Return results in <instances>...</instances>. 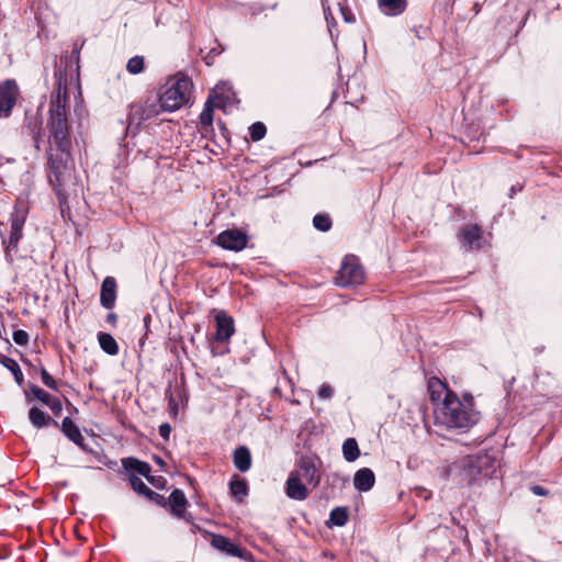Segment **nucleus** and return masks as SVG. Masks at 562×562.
I'll use <instances>...</instances> for the list:
<instances>
[{
	"label": "nucleus",
	"mask_w": 562,
	"mask_h": 562,
	"mask_svg": "<svg viewBox=\"0 0 562 562\" xmlns=\"http://www.w3.org/2000/svg\"><path fill=\"white\" fill-rule=\"evenodd\" d=\"M211 544L215 549H217L228 555L238 557L244 560H246L247 555L249 554V552L246 549H243V548L236 546L235 543H233L231 541V539H228L227 537H224L222 535H213Z\"/></svg>",
	"instance_id": "nucleus-12"
},
{
	"label": "nucleus",
	"mask_w": 562,
	"mask_h": 562,
	"mask_svg": "<svg viewBox=\"0 0 562 562\" xmlns=\"http://www.w3.org/2000/svg\"><path fill=\"white\" fill-rule=\"evenodd\" d=\"M192 82L189 78L177 79L169 88L159 95V108L161 111L173 112L184 105L190 98Z\"/></svg>",
	"instance_id": "nucleus-5"
},
{
	"label": "nucleus",
	"mask_w": 562,
	"mask_h": 562,
	"mask_svg": "<svg viewBox=\"0 0 562 562\" xmlns=\"http://www.w3.org/2000/svg\"><path fill=\"white\" fill-rule=\"evenodd\" d=\"M18 94L19 88L14 80H5L0 86V117L10 116Z\"/></svg>",
	"instance_id": "nucleus-9"
},
{
	"label": "nucleus",
	"mask_w": 562,
	"mask_h": 562,
	"mask_svg": "<svg viewBox=\"0 0 562 562\" xmlns=\"http://www.w3.org/2000/svg\"><path fill=\"white\" fill-rule=\"evenodd\" d=\"M13 340L19 346H25L29 342V334L23 329L14 330Z\"/></svg>",
	"instance_id": "nucleus-36"
},
{
	"label": "nucleus",
	"mask_w": 562,
	"mask_h": 562,
	"mask_svg": "<svg viewBox=\"0 0 562 562\" xmlns=\"http://www.w3.org/2000/svg\"><path fill=\"white\" fill-rule=\"evenodd\" d=\"M3 165V157L0 155V166Z\"/></svg>",
	"instance_id": "nucleus-50"
},
{
	"label": "nucleus",
	"mask_w": 562,
	"mask_h": 562,
	"mask_svg": "<svg viewBox=\"0 0 562 562\" xmlns=\"http://www.w3.org/2000/svg\"><path fill=\"white\" fill-rule=\"evenodd\" d=\"M229 490L233 496L241 499L248 493V485L245 480H235L229 482Z\"/></svg>",
	"instance_id": "nucleus-30"
},
{
	"label": "nucleus",
	"mask_w": 562,
	"mask_h": 562,
	"mask_svg": "<svg viewBox=\"0 0 562 562\" xmlns=\"http://www.w3.org/2000/svg\"><path fill=\"white\" fill-rule=\"evenodd\" d=\"M155 460L158 464L162 465L165 462L160 457H155Z\"/></svg>",
	"instance_id": "nucleus-47"
},
{
	"label": "nucleus",
	"mask_w": 562,
	"mask_h": 562,
	"mask_svg": "<svg viewBox=\"0 0 562 562\" xmlns=\"http://www.w3.org/2000/svg\"><path fill=\"white\" fill-rule=\"evenodd\" d=\"M323 8H324V14H325L326 21L329 24L330 9L328 7H325V2L324 1H323Z\"/></svg>",
	"instance_id": "nucleus-45"
},
{
	"label": "nucleus",
	"mask_w": 562,
	"mask_h": 562,
	"mask_svg": "<svg viewBox=\"0 0 562 562\" xmlns=\"http://www.w3.org/2000/svg\"><path fill=\"white\" fill-rule=\"evenodd\" d=\"M33 139H34V143H35V148L37 150H40V146H41V133H40V131L34 134Z\"/></svg>",
	"instance_id": "nucleus-44"
},
{
	"label": "nucleus",
	"mask_w": 562,
	"mask_h": 562,
	"mask_svg": "<svg viewBox=\"0 0 562 562\" xmlns=\"http://www.w3.org/2000/svg\"><path fill=\"white\" fill-rule=\"evenodd\" d=\"M497 468V459L488 453L469 456L462 461L461 480L470 487L481 486L493 476Z\"/></svg>",
	"instance_id": "nucleus-3"
},
{
	"label": "nucleus",
	"mask_w": 562,
	"mask_h": 562,
	"mask_svg": "<svg viewBox=\"0 0 562 562\" xmlns=\"http://www.w3.org/2000/svg\"><path fill=\"white\" fill-rule=\"evenodd\" d=\"M122 465L128 473L136 472L144 477H148V474L151 473L150 464L135 457L122 459Z\"/></svg>",
	"instance_id": "nucleus-22"
},
{
	"label": "nucleus",
	"mask_w": 562,
	"mask_h": 562,
	"mask_svg": "<svg viewBox=\"0 0 562 562\" xmlns=\"http://www.w3.org/2000/svg\"><path fill=\"white\" fill-rule=\"evenodd\" d=\"M530 490L537 496H546L549 494L548 490L541 485H532Z\"/></svg>",
	"instance_id": "nucleus-42"
},
{
	"label": "nucleus",
	"mask_w": 562,
	"mask_h": 562,
	"mask_svg": "<svg viewBox=\"0 0 562 562\" xmlns=\"http://www.w3.org/2000/svg\"><path fill=\"white\" fill-rule=\"evenodd\" d=\"M285 494L289 498L295 501H304L307 498L308 490L300 475L293 474L292 472L289 474L285 482Z\"/></svg>",
	"instance_id": "nucleus-13"
},
{
	"label": "nucleus",
	"mask_w": 562,
	"mask_h": 562,
	"mask_svg": "<svg viewBox=\"0 0 562 562\" xmlns=\"http://www.w3.org/2000/svg\"><path fill=\"white\" fill-rule=\"evenodd\" d=\"M266 133H267L266 125L261 122H256V123L251 124L249 127L250 138L254 142L261 140L265 137Z\"/></svg>",
	"instance_id": "nucleus-33"
},
{
	"label": "nucleus",
	"mask_w": 562,
	"mask_h": 562,
	"mask_svg": "<svg viewBox=\"0 0 562 562\" xmlns=\"http://www.w3.org/2000/svg\"><path fill=\"white\" fill-rule=\"evenodd\" d=\"M313 225L321 232H328L331 228L333 222L328 214L319 213L313 217Z\"/></svg>",
	"instance_id": "nucleus-31"
},
{
	"label": "nucleus",
	"mask_w": 562,
	"mask_h": 562,
	"mask_svg": "<svg viewBox=\"0 0 562 562\" xmlns=\"http://www.w3.org/2000/svg\"><path fill=\"white\" fill-rule=\"evenodd\" d=\"M98 341L105 353L110 356L119 353V345L111 334L100 331L98 334Z\"/></svg>",
	"instance_id": "nucleus-25"
},
{
	"label": "nucleus",
	"mask_w": 562,
	"mask_h": 562,
	"mask_svg": "<svg viewBox=\"0 0 562 562\" xmlns=\"http://www.w3.org/2000/svg\"><path fill=\"white\" fill-rule=\"evenodd\" d=\"M349 512L347 507H335L329 514V519L326 522L328 527L337 526L342 527L348 522Z\"/></svg>",
	"instance_id": "nucleus-27"
},
{
	"label": "nucleus",
	"mask_w": 562,
	"mask_h": 562,
	"mask_svg": "<svg viewBox=\"0 0 562 562\" xmlns=\"http://www.w3.org/2000/svg\"><path fill=\"white\" fill-rule=\"evenodd\" d=\"M158 431L161 438L168 440L171 432V426L168 423H164L159 426Z\"/></svg>",
	"instance_id": "nucleus-40"
},
{
	"label": "nucleus",
	"mask_w": 562,
	"mask_h": 562,
	"mask_svg": "<svg viewBox=\"0 0 562 562\" xmlns=\"http://www.w3.org/2000/svg\"><path fill=\"white\" fill-rule=\"evenodd\" d=\"M215 106H220V104H214L211 97L204 103V108L200 114L199 123V131L202 135L213 131V114Z\"/></svg>",
	"instance_id": "nucleus-20"
},
{
	"label": "nucleus",
	"mask_w": 562,
	"mask_h": 562,
	"mask_svg": "<svg viewBox=\"0 0 562 562\" xmlns=\"http://www.w3.org/2000/svg\"><path fill=\"white\" fill-rule=\"evenodd\" d=\"M216 239L217 245L221 246L222 248L233 251H239L246 247L248 237L241 231L226 229L218 234Z\"/></svg>",
	"instance_id": "nucleus-10"
},
{
	"label": "nucleus",
	"mask_w": 562,
	"mask_h": 562,
	"mask_svg": "<svg viewBox=\"0 0 562 562\" xmlns=\"http://www.w3.org/2000/svg\"><path fill=\"white\" fill-rule=\"evenodd\" d=\"M0 363L12 373L18 385L21 386L24 383V375L14 359L0 353Z\"/></svg>",
	"instance_id": "nucleus-26"
},
{
	"label": "nucleus",
	"mask_w": 562,
	"mask_h": 562,
	"mask_svg": "<svg viewBox=\"0 0 562 562\" xmlns=\"http://www.w3.org/2000/svg\"><path fill=\"white\" fill-rule=\"evenodd\" d=\"M429 389L432 401L439 400L441 392L445 393L442 405L436 412V419L439 424L448 428L468 429L477 422L479 413L473 409L472 395L467 394L462 402L438 379L429 382Z\"/></svg>",
	"instance_id": "nucleus-2"
},
{
	"label": "nucleus",
	"mask_w": 562,
	"mask_h": 562,
	"mask_svg": "<svg viewBox=\"0 0 562 562\" xmlns=\"http://www.w3.org/2000/svg\"><path fill=\"white\" fill-rule=\"evenodd\" d=\"M127 477L132 488L139 495L147 496L150 488L135 473H127Z\"/></svg>",
	"instance_id": "nucleus-29"
},
{
	"label": "nucleus",
	"mask_w": 562,
	"mask_h": 562,
	"mask_svg": "<svg viewBox=\"0 0 562 562\" xmlns=\"http://www.w3.org/2000/svg\"><path fill=\"white\" fill-rule=\"evenodd\" d=\"M521 189H522V187H521V186H519V187L513 186V187L510 188V194H509V196H510V198H513V196H514V194H515L517 191H520Z\"/></svg>",
	"instance_id": "nucleus-46"
},
{
	"label": "nucleus",
	"mask_w": 562,
	"mask_h": 562,
	"mask_svg": "<svg viewBox=\"0 0 562 562\" xmlns=\"http://www.w3.org/2000/svg\"><path fill=\"white\" fill-rule=\"evenodd\" d=\"M153 486L158 490H165L167 485V480L164 476H154L150 473L148 477H145Z\"/></svg>",
	"instance_id": "nucleus-37"
},
{
	"label": "nucleus",
	"mask_w": 562,
	"mask_h": 562,
	"mask_svg": "<svg viewBox=\"0 0 562 562\" xmlns=\"http://www.w3.org/2000/svg\"><path fill=\"white\" fill-rule=\"evenodd\" d=\"M364 281V271L355 256H347L338 271L335 282L338 286L348 288L361 284Z\"/></svg>",
	"instance_id": "nucleus-6"
},
{
	"label": "nucleus",
	"mask_w": 562,
	"mask_h": 562,
	"mask_svg": "<svg viewBox=\"0 0 562 562\" xmlns=\"http://www.w3.org/2000/svg\"><path fill=\"white\" fill-rule=\"evenodd\" d=\"M380 11L387 16H398L405 12L408 0H378Z\"/></svg>",
	"instance_id": "nucleus-19"
},
{
	"label": "nucleus",
	"mask_w": 562,
	"mask_h": 562,
	"mask_svg": "<svg viewBox=\"0 0 562 562\" xmlns=\"http://www.w3.org/2000/svg\"><path fill=\"white\" fill-rule=\"evenodd\" d=\"M145 68V59L143 56H134L128 59L126 64V69L132 75H138L144 71Z\"/></svg>",
	"instance_id": "nucleus-32"
},
{
	"label": "nucleus",
	"mask_w": 562,
	"mask_h": 562,
	"mask_svg": "<svg viewBox=\"0 0 562 562\" xmlns=\"http://www.w3.org/2000/svg\"><path fill=\"white\" fill-rule=\"evenodd\" d=\"M340 13L347 23H353L356 21L355 14L347 7H340Z\"/></svg>",
	"instance_id": "nucleus-39"
},
{
	"label": "nucleus",
	"mask_w": 562,
	"mask_h": 562,
	"mask_svg": "<svg viewBox=\"0 0 562 562\" xmlns=\"http://www.w3.org/2000/svg\"><path fill=\"white\" fill-rule=\"evenodd\" d=\"M5 342H7V345H8V348L10 349V348L12 347V346H11V342H10L8 339H5Z\"/></svg>",
	"instance_id": "nucleus-49"
},
{
	"label": "nucleus",
	"mask_w": 562,
	"mask_h": 562,
	"mask_svg": "<svg viewBox=\"0 0 562 562\" xmlns=\"http://www.w3.org/2000/svg\"><path fill=\"white\" fill-rule=\"evenodd\" d=\"M292 473L300 475L303 482L313 485V487L317 486L321 482V475L318 474L314 462L308 458L301 459L299 469L296 471H292Z\"/></svg>",
	"instance_id": "nucleus-14"
},
{
	"label": "nucleus",
	"mask_w": 562,
	"mask_h": 562,
	"mask_svg": "<svg viewBox=\"0 0 562 562\" xmlns=\"http://www.w3.org/2000/svg\"><path fill=\"white\" fill-rule=\"evenodd\" d=\"M70 98L65 81L58 80L50 97L47 135V178L60 203L67 201V188L72 180V134L70 122Z\"/></svg>",
	"instance_id": "nucleus-1"
},
{
	"label": "nucleus",
	"mask_w": 562,
	"mask_h": 562,
	"mask_svg": "<svg viewBox=\"0 0 562 562\" xmlns=\"http://www.w3.org/2000/svg\"><path fill=\"white\" fill-rule=\"evenodd\" d=\"M318 397L322 400H328L333 395V389L328 384H323L318 390Z\"/></svg>",
	"instance_id": "nucleus-38"
},
{
	"label": "nucleus",
	"mask_w": 562,
	"mask_h": 562,
	"mask_svg": "<svg viewBox=\"0 0 562 562\" xmlns=\"http://www.w3.org/2000/svg\"><path fill=\"white\" fill-rule=\"evenodd\" d=\"M72 55H76V56H77V58H78V57H79V49L75 48V49L72 50Z\"/></svg>",
	"instance_id": "nucleus-48"
},
{
	"label": "nucleus",
	"mask_w": 562,
	"mask_h": 562,
	"mask_svg": "<svg viewBox=\"0 0 562 562\" xmlns=\"http://www.w3.org/2000/svg\"><path fill=\"white\" fill-rule=\"evenodd\" d=\"M115 300H116V281L113 277H106L101 284L100 304L104 308L111 310L115 305Z\"/></svg>",
	"instance_id": "nucleus-15"
},
{
	"label": "nucleus",
	"mask_w": 562,
	"mask_h": 562,
	"mask_svg": "<svg viewBox=\"0 0 562 562\" xmlns=\"http://www.w3.org/2000/svg\"><path fill=\"white\" fill-rule=\"evenodd\" d=\"M217 342H226L235 333L234 319L225 311H218L215 315Z\"/></svg>",
	"instance_id": "nucleus-11"
},
{
	"label": "nucleus",
	"mask_w": 562,
	"mask_h": 562,
	"mask_svg": "<svg viewBox=\"0 0 562 562\" xmlns=\"http://www.w3.org/2000/svg\"><path fill=\"white\" fill-rule=\"evenodd\" d=\"M24 396L27 403H32L34 398L40 401L42 404L46 405L56 416H58L63 411L60 400L50 395L36 384L29 383V390L24 391Z\"/></svg>",
	"instance_id": "nucleus-7"
},
{
	"label": "nucleus",
	"mask_w": 562,
	"mask_h": 562,
	"mask_svg": "<svg viewBox=\"0 0 562 562\" xmlns=\"http://www.w3.org/2000/svg\"><path fill=\"white\" fill-rule=\"evenodd\" d=\"M29 420L35 428H44L49 424L58 425L56 420H54L48 414H46L43 409L33 406L29 411Z\"/></svg>",
	"instance_id": "nucleus-24"
},
{
	"label": "nucleus",
	"mask_w": 562,
	"mask_h": 562,
	"mask_svg": "<svg viewBox=\"0 0 562 562\" xmlns=\"http://www.w3.org/2000/svg\"><path fill=\"white\" fill-rule=\"evenodd\" d=\"M458 238L464 251L480 249L482 246L483 231L477 224H465L460 228Z\"/></svg>",
	"instance_id": "nucleus-8"
},
{
	"label": "nucleus",
	"mask_w": 562,
	"mask_h": 562,
	"mask_svg": "<svg viewBox=\"0 0 562 562\" xmlns=\"http://www.w3.org/2000/svg\"><path fill=\"white\" fill-rule=\"evenodd\" d=\"M146 498L149 499L150 502L157 504L160 507H167V505H168V502L165 498V496L154 492L153 490H150V492L147 494Z\"/></svg>",
	"instance_id": "nucleus-35"
},
{
	"label": "nucleus",
	"mask_w": 562,
	"mask_h": 562,
	"mask_svg": "<svg viewBox=\"0 0 562 562\" xmlns=\"http://www.w3.org/2000/svg\"><path fill=\"white\" fill-rule=\"evenodd\" d=\"M172 515L179 518H184V512L188 506V499L180 488H175L169 497L168 505Z\"/></svg>",
	"instance_id": "nucleus-18"
},
{
	"label": "nucleus",
	"mask_w": 562,
	"mask_h": 562,
	"mask_svg": "<svg viewBox=\"0 0 562 562\" xmlns=\"http://www.w3.org/2000/svg\"><path fill=\"white\" fill-rule=\"evenodd\" d=\"M27 213V206L22 202H18L10 216V234L9 236L1 235L2 245L4 246V258L9 263L14 261V255L19 251V243L23 237V227Z\"/></svg>",
	"instance_id": "nucleus-4"
},
{
	"label": "nucleus",
	"mask_w": 562,
	"mask_h": 562,
	"mask_svg": "<svg viewBox=\"0 0 562 562\" xmlns=\"http://www.w3.org/2000/svg\"><path fill=\"white\" fill-rule=\"evenodd\" d=\"M342 456L347 462H353L360 456L358 442L355 438H348L342 443Z\"/></svg>",
	"instance_id": "nucleus-28"
},
{
	"label": "nucleus",
	"mask_w": 562,
	"mask_h": 562,
	"mask_svg": "<svg viewBox=\"0 0 562 562\" xmlns=\"http://www.w3.org/2000/svg\"><path fill=\"white\" fill-rule=\"evenodd\" d=\"M106 322L112 326H115L117 322V315L115 313H109L106 315Z\"/></svg>",
	"instance_id": "nucleus-43"
},
{
	"label": "nucleus",
	"mask_w": 562,
	"mask_h": 562,
	"mask_svg": "<svg viewBox=\"0 0 562 562\" xmlns=\"http://www.w3.org/2000/svg\"><path fill=\"white\" fill-rule=\"evenodd\" d=\"M233 463L240 472H247L251 468V453L246 446L236 448L233 452Z\"/></svg>",
	"instance_id": "nucleus-23"
},
{
	"label": "nucleus",
	"mask_w": 562,
	"mask_h": 562,
	"mask_svg": "<svg viewBox=\"0 0 562 562\" xmlns=\"http://www.w3.org/2000/svg\"><path fill=\"white\" fill-rule=\"evenodd\" d=\"M159 104H148L144 106H134L130 113L131 123L137 121V124H140L144 121L151 119L160 112Z\"/></svg>",
	"instance_id": "nucleus-21"
},
{
	"label": "nucleus",
	"mask_w": 562,
	"mask_h": 562,
	"mask_svg": "<svg viewBox=\"0 0 562 562\" xmlns=\"http://www.w3.org/2000/svg\"><path fill=\"white\" fill-rule=\"evenodd\" d=\"M41 379H42V382L45 386H47L48 389L50 390H55L57 391L58 386H57V382L55 381V379L47 372V370L45 368H42L41 369Z\"/></svg>",
	"instance_id": "nucleus-34"
},
{
	"label": "nucleus",
	"mask_w": 562,
	"mask_h": 562,
	"mask_svg": "<svg viewBox=\"0 0 562 562\" xmlns=\"http://www.w3.org/2000/svg\"><path fill=\"white\" fill-rule=\"evenodd\" d=\"M375 483V475L369 468H362L355 473L353 485L360 492L370 491Z\"/></svg>",
	"instance_id": "nucleus-17"
},
{
	"label": "nucleus",
	"mask_w": 562,
	"mask_h": 562,
	"mask_svg": "<svg viewBox=\"0 0 562 562\" xmlns=\"http://www.w3.org/2000/svg\"><path fill=\"white\" fill-rule=\"evenodd\" d=\"M61 432L75 445L86 450L85 438L81 435L79 427L74 423L70 417H65L60 425Z\"/></svg>",
	"instance_id": "nucleus-16"
},
{
	"label": "nucleus",
	"mask_w": 562,
	"mask_h": 562,
	"mask_svg": "<svg viewBox=\"0 0 562 562\" xmlns=\"http://www.w3.org/2000/svg\"><path fill=\"white\" fill-rule=\"evenodd\" d=\"M222 53V49H217V48H212L207 55L204 57V61L207 66H211L213 65V58L214 56H217Z\"/></svg>",
	"instance_id": "nucleus-41"
}]
</instances>
